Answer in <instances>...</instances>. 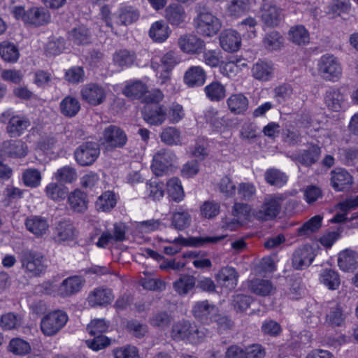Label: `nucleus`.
Listing matches in <instances>:
<instances>
[{"instance_id": "20", "label": "nucleus", "mask_w": 358, "mask_h": 358, "mask_svg": "<svg viewBox=\"0 0 358 358\" xmlns=\"http://www.w3.org/2000/svg\"><path fill=\"white\" fill-rule=\"evenodd\" d=\"M125 226L122 223L114 224L113 233L104 231L99 237L96 245L99 248H105L108 243L120 242L125 239Z\"/></svg>"}, {"instance_id": "45", "label": "nucleus", "mask_w": 358, "mask_h": 358, "mask_svg": "<svg viewBox=\"0 0 358 358\" xmlns=\"http://www.w3.org/2000/svg\"><path fill=\"white\" fill-rule=\"evenodd\" d=\"M322 217L315 215L297 229L299 236L307 237L316 232L322 226Z\"/></svg>"}, {"instance_id": "54", "label": "nucleus", "mask_w": 358, "mask_h": 358, "mask_svg": "<svg viewBox=\"0 0 358 358\" xmlns=\"http://www.w3.org/2000/svg\"><path fill=\"white\" fill-rule=\"evenodd\" d=\"M41 173L36 169H27L22 175V180L25 186L35 188L40 185L41 181Z\"/></svg>"}, {"instance_id": "40", "label": "nucleus", "mask_w": 358, "mask_h": 358, "mask_svg": "<svg viewBox=\"0 0 358 358\" xmlns=\"http://www.w3.org/2000/svg\"><path fill=\"white\" fill-rule=\"evenodd\" d=\"M191 220L189 212L187 210L179 208L178 210L172 213L171 226L178 231H182L190 225Z\"/></svg>"}, {"instance_id": "34", "label": "nucleus", "mask_w": 358, "mask_h": 358, "mask_svg": "<svg viewBox=\"0 0 358 358\" xmlns=\"http://www.w3.org/2000/svg\"><path fill=\"white\" fill-rule=\"evenodd\" d=\"M204 118L207 123L216 129L229 127L232 123L230 119L224 116L220 117L218 110L213 108H210L205 111Z\"/></svg>"}, {"instance_id": "13", "label": "nucleus", "mask_w": 358, "mask_h": 358, "mask_svg": "<svg viewBox=\"0 0 358 358\" xmlns=\"http://www.w3.org/2000/svg\"><path fill=\"white\" fill-rule=\"evenodd\" d=\"M80 96L83 101L92 106H99L106 99L105 89L97 83H90L83 86Z\"/></svg>"}, {"instance_id": "38", "label": "nucleus", "mask_w": 358, "mask_h": 358, "mask_svg": "<svg viewBox=\"0 0 358 358\" xmlns=\"http://www.w3.org/2000/svg\"><path fill=\"white\" fill-rule=\"evenodd\" d=\"M173 287L179 295L185 296L196 287V279L193 275L183 274L173 283Z\"/></svg>"}, {"instance_id": "55", "label": "nucleus", "mask_w": 358, "mask_h": 358, "mask_svg": "<svg viewBox=\"0 0 358 358\" xmlns=\"http://www.w3.org/2000/svg\"><path fill=\"white\" fill-rule=\"evenodd\" d=\"M249 287L251 292L256 294L266 296L271 293L273 285L269 280L254 279L250 281Z\"/></svg>"}, {"instance_id": "4", "label": "nucleus", "mask_w": 358, "mask_h": 358, "mask_svg": "<svg viewBox=\"0 0 358 358\" xmlns=\"http://www.w3.org/2000/svg\"><path fill=\"white\" fill-rule=\"evenodd\" d=\"M171 338L176 341L187 340L192 343H199L206 337V334L187 320L174 323L171 331Z\"/></svg>"}, {"instance_id": "58", "label": "nucleus", "mask_w": 358, "mask_h": 358, "mask_svg": "<svg viewBox=\"0 0 358 358\" xmlns=\"http://www.w3.org/2000/svg\"><path fill=\"white\" fill-rule=\"evenodd\" d=\"M45 191L49 199L57 201L64 199L67 194L66 187L55 182L48 184Z\"/></svg>"}, {"instance_id": "60", "label": "nucleus", "mask_w": 358, "mask_h": 358, "mask_svg": "<svg viewBox=\"0 0 358 358\" xmlns=\"http://www.w3.org/2000/svg\"><path fill=\"white\" fill-rule=\"evenodd\" d=\"M69 37L78 45L87 44L90 41V34L87 28L80 26L73 29L69 33Z\"/></svg>"}, {"instance_id": "16", "label": "nucleus", "mask_w": 358, "mask_h": 358, "mask_svg": "<svg viewBox=\"0 0 358 358\" xmlns=\"http://www.w3.org/2000/svg\"><path fill=\"white\" fill-rule=\"evenodd\" d=\"M314 259L315 254L312 247L305 245L296 248L294 251L292 264L295 269L303 270L308 267Z\"/></svg>"}, {"instance_id": "14", "label": "nucleus", "mask_w": 358, "mask_h": 358, "mask_svg": "<svg viewBox=\"0 0 358 358\" xmlns=\"http://www.w3.org/2000/svg\"><path fill=\"white\" fill-rule=\"evenodd\" d=\"M178 45L185 53L199 55L205 49L206 43L195 34H185L178 38Z\"/></svg>"}, {"instance_id": "8", "label": "nucleus", "mask_w": 358, "mask_h": 358, "mask_svg": "<svg viewBox=\"0 0 358 358\" xmlns=\"http://www.w3.org/2000/svg\"><path fill=\"white\" fill-rule=\"evenodd\" d=\"M317 71L321 77L330 81L337 80L342 74V67L337 57L333 55H322L318 61Z\"/></svg>"}, {"instance_id": "47", "label": "nucleus", "mask_w": 358, "mask_h": 358, "mask_svg": "<svg viewBox=\"0 0 358 358\" xmlns=\"http://www.w3.org/2000/svg\"><path fill=\"white\" fill-rule=\"evenodd\" d=\"M253 77L259 80L266 81L272 76L273 68L268 63L259 61L253 65L252 69Z\"/></svg>"}, {"instance_id": "53", "label": "nucleus", "mask_w": 358, "mask_h": 358, "mask_svg": "<svg viewBox=\"0 0 358 358\" xmlns=\"http://www.w3.org/2000/svg\"><path fill=\"white\" fill-rule=\"evenodd\" d=\"M22 324V318L20 315L8 313L0 319V327L3 330H12L19 328Z\"/></svg>"}, {"instance_id": "56", "label": "nucleus", "mask_w": 358, "mask_h": 358, "mask_svg": "<svg viewBox=\"0 0 358 358\" xmlns=\"http://www.w3.org/2000/svg\"><path fill=\"white\" fill-rule=\"evenodd\" d=\"M207 97L213 101H219L225 96L224 87L219 82H213L205 87Z\"/></svg>"}, {"instance_id": "12", "label": "nucleus", "mask_w": 358, "mask_h": 358, "mask_svg": "<svg viewBox=\"0 0 358 358\" xmlns=\"http://www.w3.org/2000/svg\"><path fill=\"white\" fill-rule=\"evenodd\" d=\"M192 313L194 317L204 324H210L216 319L219 313L218 308L208 300L196 301L192 307Z\"/></svg>"}, {"instance_id": "29", "label": "nucleus", "mask_w": 358, "mask_h": 358, "mask_svg": "<svg viewBox=\"0 0 358 358\" xmlns=\"http://www.w3.org/2000/svg\"><path fill=\"white\" fill-rule=\"evenodd\" d=\"M68 203L74 212L84 213L87 209L89 200L86 193L78 189L69 194Z\"/></svg>"}, {"instance_id": "10", "label": "nucleus", "mask_w": 358, "mask_h": 358, "mask_svg": "<svg viewBox=\"0 0 358 358\" xmlns=\"http://www.w3.org/2000/svg\"><path fill=\"white\" fill-rule=\"evenodd\" d=\"M100 154L99 145L96 142L83 143L74 152L76 162L83 166H90L94 163Z\"/></svg>"}, {"instance_id": "26", "label": "nucleus", "mask_w": 358, "mask_h": 358, "mask_svg": "<svg viewBox=\"0 0 358 358\" xmlns=\"http://www.w3.org/2000/svg\"><path fill=\"white\" fill-rule=\"evenodd\" d=\"M331 183L336 191H343L350 187L352 178L348 171L338 169L331 171Z\"/></svg>"}, {"instance_id": "7", "label": "nucleus", "mask_w": 358, "mask_h": 358, "mask_svg": "<svg viewBox=\"0 0 358 358\" xmlns=\"http://www.w3.org/2000/svg\"><path fill=\"white\" fill-rule=\"evenodd\" d=\"M69 317L62 310L52 311L44 315L41 320V330L46 336L56 335L66 325Z\"/></svg>"}, {"instance_id": "42", "label": "nucleus", "mask_w": 358, "mask_h": 358, "mask_svg": "<svg viewBox=\"0 0 358 358\" xmlns=\"http://www.w3.org/2000/svg\"><path fill=\"white\" fill-rule=\"evenodd\" d=\"M324 101L329 109L338 111L344 104V96L338 90L331 89L327 91Z\"/></svg>"}, {"instance_id": "6", "label": "nucleus", "mask_w": 358, "mask_h": 358, "mask_svg": "<svg viewBox=\"0 0 358 358\" xmlns=\"http://www.w3.org/2000/svg\"><path fill=\"white\" fill-rule=\"evenodd\" d=\"M1 122H7L6 132L12 138L22 136L31 126L30 120L23 115H15L10 110L3 112L0 116Z\"/></svg>"}, {"instance_id": "39", "label": "nucleus", "mask_w": 358, "mask_h": 358, "mask_svg": "<svg viewBox=\"0 0 358 358\" xmlns=\"http://www.w3.org/2000/svg\"><path fill=\"white\" fill-rule=\"evenodd\" d=\"M0 56L6 62L15 63L20 57V51L13 43L4 41L0 43Z\"/></svg>"}, {"instance_id": "46", "label": "nucleus", "mask_w": 358, "mask_h": 358, "mask_svg": "<svg viewBox=\"0 0 358 358\" xmlns=\"http://www.w3.org/2000/svg\"><path fill=\"white\" fill-rule=\"evenodd\" d=\"M321 283L331 290L337 289L340 285V278L337 272L331 268L323 269L320 275Z\"/></svg>"}, {"instance_id": "50", "label": "nucleus", "mask_w": 358, "mask_h": 358, "mask_svg": "<svg viewBox=\"0 0 358 358\" xmlns=\"http://www.w3.org/2000/svg\"><path fill=\"white\" fill-rule=\"evenodd\" d=\"M283 41L282 36L279 32L273 31L265 35L262 43L266 50L273 51L279 50L282 46Z\"/></svg>"}, {"instance_id": "57", "label": "nucleus", "mask_w": 358, "mask_h": 358, "mask_svg": "<svg viewBox=\"0 0 358 358\" xmlns=\"http://www.w3.org/2000/svg\"><path fill=\"white\" fill-rule=\"evenodd\" d=\"M250 9V0H232L227 10L230 15L239 17Z\"/></svg>"}, {"instance_id": "52", "label": "nucleus", "mask_w": 358, "mask_h": 358, "mask_svg": "<svg viewBox=\"0 0 358 358\" xmlns=\"http://www.w3.org/2000/svg\"><path fill=\"white\" fill-rule=\"evenodd\" d=\"M116 204L115 195L113 192L106 191L99 196L96 201V208L98 210L109 211Z\"/></svg>"}, {"instance_id": "32", "label": "nucleus", "mask_w": 358, "mask_h": 358, "mask_svg": "<svg viewBox=\"0 0 358 358\" xmlns=\"http://www.w3.org/2000/svg\"><path fill=\"white\" fill-rule=\"evenodd\" d=\"M165 17L171 25L178 26L185 22L186 13L181 5L173 3L166 8Z\"/></svg>"}, {"instance_id": "15", "label": "nucleus", "mask_w": 358, "mask_h": 358, "mask_svg": "<svg viewBox=\"0 0 358 358\" xmlns=\"http://www.w3.org/2000/svg\"><path fill=\"white\" fill-rule=\"evenodd\" d=\"M260 12L262 22L267 27H278L284 18L282 9L269 3H264Z\"/></svg>"}, {"instance_id": "25", "label": "nucleus", "mask_w": 358, "mask_h": 358, "mask_svg": "<svg viewBox=\"0 0 358 358\" xmlns=\"http://www.w3.org/2000/svg\"><path fill=\"white\" fill-rule=\"evenodd\" d=\"M77 235V231L73 224L67 220L59 222L55 227L54 239L55 241L62 243L63 241H71Z\"/></svg>"}, {"instance_id": "30", "label": "nucleus", "mask_w": 358, "mask_h": 358, "mask_svg": "<svg viewBox=\"0 0 358 358\" xmlns=\"http://www.w3.org/2000/svg\"><path fill=\"white\" fill-rule=\"evenodd\" d=\"M206 75L199 66H191L184 75V82L189 87L201 86L204 84Z\"/></svg>"}, {"instance_id": "21", "label": "nucleus", "mask_w": 358, "mask_h": 358, "mask_svg": "<svg viewBox=\"0 0 358 358\" xmlns=\"http://www.w3.org/2000/svg\"><path fill=\"white\" fill-rule=\"evenodd\" d=\"M320 148L316 145H311L307 150L300 153L292 154L290 157L292 160L296 161L301 164L309 166L316 163L320 156Z\"/></svg>"}, {"instance_id": "9", "label": "nucleus", "mask_w": 358, "mask_h": 358, "mask_svg": "<svg viewBox=\"0 0 358 358\" xmlns=\"http://www.w3.org/2000/svg\"><path fill=\"white\" fill-rule=\"evenodd\" d=\"M177 157L169 149H161L153 157L152 169L157 176H161L167 172L176 162Z\"/></svg>"}, {"instance_id": "64", "label": "nucleus", "mask_w": 358, "mask_h": 358, "mask_svg": "<svg viewBox=\"0 0 358 358\" xmlns=\"http://www.w3.org/2000/svg\"><path fill=\"white\" fill-rule=\"evenodd\" d=\"M113 353L115 358H139L137 348L131 345L117 348Z\"/></svg>"}, {"instance_id": "5", "label": "nucleus", "mask_w": 358, "mask_h": 358, "mask_svg": "<svg viewBox=\"0 0 358 358\" xmlns=\"http://www.w3.org/2000/svg\"><path fill=\"white\" fill-rule=\"evenodd\" d=\"M285 199L283 194H272L266 196L262 204L254 213L258 220L268 221L275 218L281 211L282 203Z\"/></svg>"}, {"instance_id": "17", "label": "nucleus", "mask_w": 358, "mask_h": 358, "mask_svg": "<svg viewBox=\"0 0 358 358\" xmlns=\"http://www.w3.org/2000/svg\"><path fill=\"white\" fill-rule=\"evenodd\" d=\"M142 114L143 120L150 125H162L166 119V110L163 105L147 104Z\"/></svg>"}, {"instance_id": "19", "label": "nucleus", "mask_w": 358, "mask_h": 358, "mask_svg": "<svg viewBox=\"0 0 358 358\" xmlns=\"http://www.w3.org/2000/svg\"><path fill=\"white\" fill-rule=\"evenodd\" d=\"M241 38L239 34L232 29L224 30L220 35V44L227 52H236L241 46Z\"/></svg>"}, {"instance_id": "63", "label": "nucleus", "mask_w": 358, "mask_h": 358, "mask_svg": "<svg viewBox=\"0 0 358 358\" xmlns=\"http://www.w3.org/2000/svg\"><path fill=\"white\" fill-rule=\"evenodd\" d=\"M219 191L227 198L232 197L236 193V185L232 179L225 176L217 183Z\"/></svg>"}, {"instance_id": "35", "label": "nucleus", "mask_w": 358, "mask_h": 358, "mask_svg": "<svg viewBox=\"0 0 358 358\" xmlns=\"http://www.w3.org/2000/svg\"><path fill=\"white\" fill-rule=\"evenodd\" d=\"M80 110V101L77 98L72 96H66L59 103V110L66 117H75Z\"/></svg>"}, {"instance_id": "24", "label": "nucleus", "mask_w": 358, "mask_h": 358, "mask_svg": "<svg viewBox=\"0 0 358 358\" xmlns=\"http://www.w3.org/2000/svg\"><path fill=\"white\" fill-rule=\"evenodd\" d=\"M113 298L111 289L97 288L89 294L87 301L91 306H103L110 303Z\"/></svg>"}, {"instance_id": "51", "label": "nucleus", "mask_w": 358, "mask_h": 358, "mask_svg": "<svg viewBox=\"0 0 358 358\" xmlns=\"http://www.w3.org/2000/svg\"><path fill=\"white\" fill-rule=\"evenodd\" d=\"M289 35L292 41L298 45H306L310 41L309 32L303 25L292 27L289 31Z\"/></svg>"}, {"instance_id": "23", "label": "nucleus", "mask_w": 358, "mask_h": 358, "mask_svg": "<svg viewBox=\"0 0 358 358\" xmlns=\"http://www.w3.org/2000/svg\"><path fill=\"white\" fill-rule=\"evenodd\" d=\"M27 229L37 237L43 236L49 229L48 220L41 216L32 215L25 220Z\"/></svg>"}, {"instance_id": "33", "label": "nucleus", "mask_w": 358, "mask_h": 358, "mask_svg": "<svg viewBox=\"0 0 358 358\" xmlns=\"http://www.w3.org/2000/svg\"><path fill=\"white\" fill-rule=\"evenodd\" d=\"M136 55L134 52L127 49L119 50L113 55V62L120 69L130 67L136 61Z\"/></svg>"}, {"instance_id": "31", "label": "nucleus", "mask_w": 358, "mask_h": 358, "mask_svg": "<svg viewBox=\"0 0 358 358\" xmlns=\"http://www.w3.org/2000/svg\"><path fill=\"white\" fill-rule=\"evenodd\" d=\"M238 275L235 268L229 266L222 268L217 275L218 282L229 289H233L237 285Z\"/></svg>"}, {"instance_id": "28", "label": "nucleus", "mask_w": 358, "mask_h": 358, "mask_svg": "<svg viewBox=\"0 0 358 358\" xmlns=\"http://www.w3.org/2000/svg\"><path fill=\"white\" fill-rule=\"evenodd\" d=\"M338 264L344 271H352L358 266V253L354 250L346 249L338 255Z\"/></svg>"}, {"instance_id": "1", "label": "nucleus", "mask_w": 358, "mask_h": 358, "mask_svg": "<svg viewBox=\"0 0 358 358\" xmlns=\"http://www.w3.org/2000/svg\"><path fill=\"white\" fill-rule=\"evenodd\" d=\"M195 9L197 15L194 20V23L196 32L207 37L217 34L222 27L221 21L206 10L205 4L199 3Z\"/></svg>"}, {"instance_id": "37", "label": "nucleus", "mask_w": 358, "mask_h": 358, "mask_svg": "<svg viewBox=\"0 0 358 358\" xmlns=\"http://www.w3.org/2000/svg\"><path fill=\"white\" fill-rule=\"evenodd\" d=\"M227 103L229 110L235 115L243 114L248 108V100L243 94L231 95Z\"/></svg>"}, {"instance_id": "36", "label": "nucleus", "mask_w": 358, "mask_h": 358, "mask_svg": "<svg viewBox=\"0 0 358 358\" xmlns=\"http://www.w3.org/2000/svg\"><path fill=\"white\" fill-rule=\"evenodd\" d=\"M5 152L11 157L21 158L27 155L28 148L21 140H10L3 143Z\"/></svg>"}, {"instance_id": "48", "label": "nucleus", "mask_w": 358, "mask_h": 358, "mask_svg": "<svg viewBox=\"0 0 358 358\" xmlns=\"http://www.w3.org/2000/svg\"><path fill=\"white\" fill-rule=\"evenodd\" d=\"M149 36L155 42H164L169 37V27L162 21L155 22L150 29Z\"/></svg>"}, {"instance_id": "2", "label": "nucleus", "mask_w": 358, "mask_h": 358, "mask_svg": "<svg viewBox=\"0 0 358 358\" xmlns=\"http://www.w3.org/2000/svg\"><path fill=\"white\" fill-rule=\"evenodd\" d=\"M19 260L22 269L29 278L41 276L48 268L45 256L37 251L24 250L19 255Z\"/></svg>"}, {"instance_id": "41", "label": "nucleus", "mask_w": 358, "mask_h": 358, "mask_svg": "<svg viewBox=\"0 0 358 358\" xmlns=\"http://www.w3.org/2000/svg\"><path fill=\"white\" fill-rule=\"evenodd\" d=\"M346 318V314L341 304L336 303L331 307L326 315V322L332 327H341Z\"/></svg>"}, {"instance_id": "62", "label": "nucleus", "mask_w": 358, "mask_h": 358, "mask_svg": "<svg viewBox=\"0 0 358 358\" xmlns=\"http://www.w3.org/2000/svg\"><path fill=\"white\" fill-rule=\"evenodd\" d=\"M166 110V118L171 124H176L185 117L183 107L178 103H171Z\"/></svg>"}, {"instance_id": "3", "label": "nucleus", "mask_w": 358, "mask_h": 358, "mask_svg": "<svg viewBox=\"0 0 358 358\" xmlns=\"http://www.w3.org/2000/svg\"><path fill=\"white\" fill-rule=\"evenodd\" d=\"M226 236H197L185 238L184 237H178L173 241L166 240V242L173 243V245L164 248V252L166 255H173L181 250V246H194L201 247L212 244H216L223 240Z\"/></svg>"}, {"instance_id": "59", "label": "nucleus", "mask_w": 358, "mask_h": 358, "mask_svg": "<svg viewBox=\"0 0 358 358\" xmlns=\"http://www.w3.org/2000/svg\"><path fill=\"white\" fill-rule=\"evenodd\" d=\"M55 179L59 182L71 183L77 179V173L73 167L66 166L57 171Z\"/></svg>"}, {"instance_id": "11", "label": "nucleus", "mask_w": 358, "mask_h": 358, "mask_svg": "<svg viewBox=\"0 0 358 358\" xmlns=\"http://www.w3.org/2000/svg\"><path fill=\"white\" fill-rule=\"evenodd\" d=\"M103 144L111 149L122 148L127 143L126 132L116 125L106 127L102 132Z\"/></svg>"}, {"instance_id": "43", "label": "nucleus", "mask_w": 358, "mask_h": 358, "mask_svg": "<svg viewBox=\"0 0 358 358\" xmlns=\"http://www.w3.org/2000/svg\"><path fill=\"white\" fill-rule=\"evenodd\" d=\"M264 179L270 185L281 187L287 182L288 177L279 169H269L264 173Z\"/></svg>"}, {"instance_id": "44", "label": "nucleus", "mask_w": 358, "mask_h": 358, "mask_svg": "<svg viewBox=\"0 0 358 358\" xmlns=\"http://www.w3.org/2000/svg\"><path fill=\"white\" fill-rule=\"evenodd\" d=\"M161 141L168 145H181V132L174 127H166L160 134Z\"/></svg>"}, {"instance_id": "61", "label": "nucleus", "mask_w": 358, "mask_h": 358, "mask_svg": "<svg viewBox=\"0 0 358 358\" xmlns=\"http://www.w3.org/2000/svg\"><path fill=\"white\" fill-rule=\"evenodd\" d=\"M147 92L146 85L141 81H135L127 85L123 93L125 96L131 98H140Z\"/></svg>"}, {"instance_id": "18", "label": "nucleus", "mask_w": 358, "mask_h": 358, "mask_svg": "<svg viewBox=\"0 0 358 358\" xmlns=\"http://www.w3.org/2000/svg\"><path fill=\"white\" fill-rule=\"evenodd\" d=\"M85 280L78 275L69 277L64 280L58 287V294L62 297L70 296L80 291Z\"/></svg>"}, {"instance_id": "27", "label": "nucleus", "mask_w": 358, "mask_h": 358, "mask_svg": "<svg viewBox=\"0 0 358 358\" xmlns=\"http://www.w3.org/2000/svg\"><path fill=\"white\" fill-rule=\"evenodd\" d=\"M114 15L117 24L127 26L136 22L139 18L140 13L134 7L124 6L121 7Z\"/></svg>"}, {"instance_id": "49", "label": "nucleus", "mask_w": 358, "mask_h": 358, "mask_svg": "<svg viewBox=\"0 0 358 358\" xmlns=\"http://www.w3.org/2000/svg\"><path fill=\"white\" fill-rule=\"evenodd\" d=\"M166 185L168 194L173 201L180 202L183 199L185 196L183 188L178 178H172L169 180Z\"/></svg>"}, {"instance_id": "22", "label": "nucleus", "mask_w": 358, "mask_h": 358, "mask_svg": "<svg viewBox=\"0 0 358 358\" xmlns=\"http://www.w3.org/2000/svg\"><path fill=\"white\" fill-rule=\"evenodd\" d=\"M24 23L36 27L48 24L50 21V14L44 8L34 7L27 10Z\"/></svg>"}]
</instances>
